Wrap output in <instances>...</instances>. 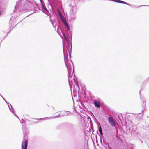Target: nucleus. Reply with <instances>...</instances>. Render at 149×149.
<instances>
[{"label": "nucleus", "mask_w": 149, "mask_h": 149, "mask_svg": "<svg viewBox=\"0 0 149 149\" xmlns=\"http://www.w3.org/2000/svg\"><path fill=\"white\" fill-rule=\"evenodd\" d=\"M108 120L109 123L112 126H115V122L114 119L111 117H109L108 118Z\"/></svg>", "instance_id": "obj_1"}, {"label": "nucleus", "mask_w": 149, "mask_h": 149, "mask_svg": "<svg viewBox=\"0 0 149 149\" xmlns=\"http://www.w3.org/2000/svg\"><path fill=\"white\" fill-rule=\"evenodd\" d=\"M28 145V141L24 139V141H23L22 142L21 148L22 149H27Z\"/></svg>", "instance_id": "obj_2"}, {"label": "nucleus", "mask_w": 149, "mask_h": 149, "mask_svg": "<svg viewBox=\"0 0 149 149\" xmlns=\"http://www.w3.org/2000/svg\"><path fill=\"white\" fill-rule=\"evenodd\" d=\"M94 104L96 107L98 108L100 107L101 104L100 101H95Z\"/></svg>", "instance_id": "obj_3"}, {"label": "nucleus", "mask_w": 149, "mask_h": 149, "mask_svg": "<svg viewBox=\"0 0 149 149\" xmlns=\"http://www.w3.org/2000/svg\"><path fill=\"white\" fill-rule=\"evenodd\" d=\"M62 21L63 22L65 26L67 27L68 30L70 31V28L69 27V25H68V23H67L65 19H62Z\"/></svg>", "instance_id": "obj_4"}, {"label": "nucleus", "mask_w": 149, "mask_h": 149, "mask_svg": "<svg viewBox=\"0 0 149 149\" xmlns=\"http://www.w3.org/2000/svg\"><path fill=\"white\" fill-rule=\"evenodd\" d=\"M114 1L115 2L121 3H123L124 4H125L128 5V4L127 3L123 1L120 0H114Z\"/></svg>", "instance_id": "obj_5"}, {"label": "nucleus", "mask_w": 149, "mask_h": 149, "mask_svg": "<svg viewBox=\"0 0 149 149\" xmlns=\"http://www.w3.org/2000/svg\"><path fill=\"white\" fill-rule=\"evenodd\" d=\"M99 131L100 134L101 135H103V133H102V128H101V126H100L99 127Z\"/></svg>", "instance_id": "obj_6"}, {"label": "nucleus", "mask_w": 149, "mask_h": 149, "mask_svg": "<svg viewBox=\"0 0 149 149\" xmlns=\"http://www.w3.org/2000/svg\"><path fill=\"white\" fill-rule=\"evenodd\" d=\"M59 16H60L62 20L63 18H62V15H61V13H60V12H59Z\"/></svg>", "instance_id": "obj_7"}, {"label": "nucleus", "mask_w": 149, "mask_h": 149, "mask_svg": "<svg viewBox=\"0 0 149 149\" xmlns=\"http://www.w3.org/2000/svg\"><path fill=\"white\" fill-rule=\"evenodd\" d=\"M41 118V119H38V120H42V119H46V118Z\"/></svg>", "instance_id": "obj_8"}, {"label": "nucleus", "mask_w": 149, "mask_h": 149, "mask_svg": "<svg viewBox=\"0 0 149 149\" xmlns=\"http://www.w3.org/2000/svg\"><path fill=\"white\" fill-rule=\"evenodd\" d=\"M43 8L45 10H47V9H46V8L45 7H44L43 6Z\"/></svg>", "instance_id": "obj_9"}, {"label": "nucleus", "mask_w": 149, "mask_h": 149, "mask_svg": "<svg viewBox=\"0 0 149 149\" xmlns=\"http://www.w3.org/2000/svg\"><path fill=\"white\" fill-rule=\"evenodd\" d=\"M40 1H41V3H42V0H40Z\"/></svg>", "instance_id": "obj_10"}, {"label": "nucleus", "mask_w": 149, "mask_h": 149, "mask_svg": "<svg viewBox=\"0 0 149 149\" xmlns=\"http://www.w3.org/2000/svg\"><path fill=\"white\" fill-rule=\"evenodd\" d=\"M64 37H65V35H64Z\"/></svg>", "instance_id": "obj_11"}, {"label": "nucleus", "mask_w": 149, "mask_h": 149, "mask_svg": "<svg viewBox=\"0 0 149 149\" xmlns=\"http://www.w3.org/2000/svg\"><path fill=\"white\" fill-rule=\"evenodd\" d=\"M1 14V13H0V15Z\"/></svg>", "instance_id": "obj_12"}]
</instances>
